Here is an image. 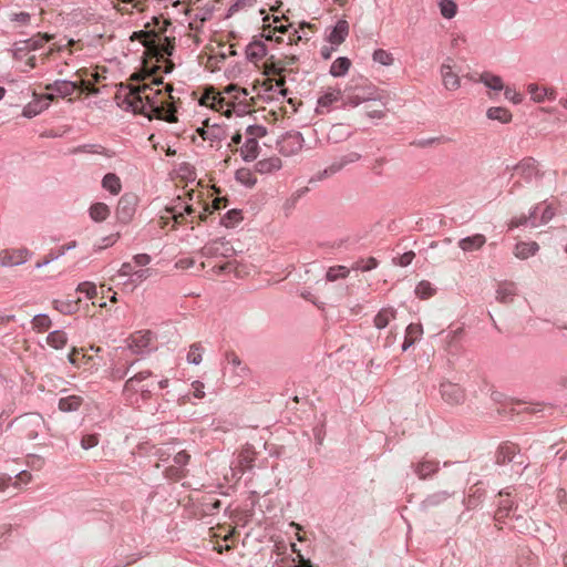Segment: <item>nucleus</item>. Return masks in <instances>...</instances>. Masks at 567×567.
<instances>
[{"label": "nucleus", "instance_id": "f257e3e1", "mask_svg": "<svg viewBox=\"0 0 567 567\" xmlns=\"http://www.w3.org/2000/svg\"><path fill=\"white\" fill-rule=\"evenodd\" d=\"M159 84L162 81L155 80L152 84L125 86L116 95L117 104L126 111L143 114L148 118L174 122V111L168 101L172 99V87L166 85L165 91L154 87Z\"/></svg>", "mask_w": 567, "mask_h": 567}, {"label": "nucleus", "instance_id": "f03ea898", "mask_svg": "<svg viewBox=\"0 0 567 567\" xmlns=\"http://www.w3.org/2000/svg\"><path fill=\"white\" fill-rule=\"evenodd\" d=\"M310 24L301 23L299 30L293 29L292 24H285L278 17L262 18V24L258 28V33L252 35L250 41V62H254L258 70L262 69V59L267 55L268 45L271 43H281L287 37V43L293 44L303 38L307 39L306 29L310 30Z\"/></svg>", "mask_w": 567, "mask_h": 567}, {"label": "nucleus", "instance_id": "7ed1b4c3", "mask_svg": "<svg viewBox=\"0 0 567 567\" xmlns=\"http://www.w3.org/2000/svg\"><path fill=\"white\" fill-rule=\"evenodd\" d=\"M246 95V89H240L237 85H229L223 93L209 89L200 97V104L223 112L226 116L243 117L248 114Z\"/></svg>", "mask_w": 567, "mask_h": 567}, {"label": "nucleus", "instance_id": "20e7f679", "mask_svg": "<svg viewBox=\"0 0 567 567\" xmlns=\"http://www.w3.org/2000/svg\"><path fill=\"white\" fill-rule=\"evenodd\" d=\"M154 27L147 23L145 27L147 30L141 31L138 38L141 39L147 51L157 58H164L172 55L174 50V39L165 35L166 28L171 23L161 18L153 17Z\"/></svg>", "mask_w": 567, "mask_h": 567}, {"label": "nucleus", "instance_id": "39448f33", "mask_svg": "<svg viewBox=\"0 0 567 567\" xmlns=\"http://www.w3.org/2000/svg\"><path fill=\"white\" fill-rule=\"evenodd\" d=\"M295 63V58H290L285 64L282 61H272V56L270 59H266L262 62V71L261 75L265 78L262 81L256 79L252 85V92L257 94V99H262L260 96V86L265 87V92H269L276 85L280 87L284 84V75L288 70V66H291Z\"/></svg>", "mask_w": 567, "mask_h": 567}, {"label": "nucleus", "instance_id": "423d86ee", "mask_svg": "<svg viewBox=\"0 0 567 567\" xmlns=\"http://www.w3.org/2000/svg\"><path fill=\"white\" fill-rule=\"evenodd\" d=\"M154 385L155 381L152 378V372L148 370L141 371L126 380L124 394L132 404H136L138 403V394L143 400L151 398Z\"/></svg>", "mask_w": 567, "mask_h": 567}, {"label": "nucleus", "instance_id": "0eeeda50", "mask_svg": "<svg viewBox=\"0 0 567 567\" xmlns=\"http://www.w3.org/2000/svg\"><path fill=\"white\" fill-rule=\"evenodd\" d=\"M74 75L78 76L79 80H56L53 83L47 84L44 89L47 91L56 93L61 97H68L72 95L76 90H89V83L82 79L81 71H76Z\"/></svg>", "mask_w": 567, "mask_h": 567}, {"label": "nucleus", "instance_id": "6e6552de", "mask_svg": "<svg viewBox=\"0 0 567 567\" xmlns=\"http://www.w3.org/2000/svg\"><path fill=\"white\" fill-rule=\"evenodd\" d=\"M18 425L23 435L29 440H34L45 429V422L42 415L38 413H29L20 416Z\"/></svg>", "mask_w": 567, "mask_h": 567}, {"label": "nucleus", "instance_id": "1a4fd4ad", "mask_svg": "<svg viewBox=\"0 0 567 567\" xmlns=\"http://www.w3.org/2000/svg\"><path fill=\"white\" fill-rule=\"evenodd\" d=\"M440 75L443 86L447 91H456L461 87V76L457 64L453 58H446L440 66Z\"/></svg>", "mask_w": 567, "mask_h": 567}, {"label": "nucleus", "instance_id": "9d476101", "mask_svg": "<svg viewBox=\"0 0 567 567\" xmlns=\"http://www.w3.org/2000/svg\"><path fill=\"white\" fill-rule=\"evenodd\" d=\"M125 342L133 354H144L152 349L153 333L148 330L135 331Z\"/></svg>", "mask_w": 567, "mask_h": 567}, {"label": "nucleus", "instance_id": "9b49d317", "mask_svg": "<svg viewBox=\"0 0 567 567\" xmlns=\"http://www.w3.org/2000/svg\"><path fill=\"white\" fill-rule=\"evenodd\" d=\"M343 91L339 87L327 86L322 90L317 101L316 112L318 114L329 113L336 103L342 101Z\"/></svg>", "mask_w": 567, "mask_h": 567}, {"label": "nucleus", "instance_id": "f8f14e48", "mask_svg": "<svg viewBox=\"0 0 567 567\" xmlns=\"http://www.w3.org/2000/svg\"><path fill=\"white\" fill-rule=\"evenodd\" d=\"M31 257V251L25 247L6 248L0 250V265L2 267H16L25 264Z\"/></svg>", "mask_w": 567, "mask_h": 567}, {"label": "nucleus", "instance_id": "ddd939ff", "mask_svg": "<svg viewBox=\"0 0 567 567\" xmlns=\"http://www.w3.org/2000/svg\"><path fill=\"white\" fill-rule=\"evenodd\" d=\"M513 176H518L519 178L529 183L534 178L540 177L542 174L538 168L537 161L533 157H525L514 166Z\"/></svg>", "mask_w": 567, "mask_h": 567}, {"label": "nucleus", "instance_id": "4468645a", "mask_svg": "<svg viewBox=\"0 0 567 567\" xmlns=\"http://www.w3.org/2000/svg\"><path fill=\"white\" fill-rule=\"evenodd\" d=\"M440 393L443 401L450 405H458L465 401L464 390L458 384L450 381L441 383Z\"/></svg>", "mask_w": 567, "mask_h": 567}, {"label": "nucleus", "instance_id": "2eb2a0df", "mask_svg": "<svg viewBox=\"0 0 567 567\" xmlns=\"http://www.w3.org/2000/svg\"><path fill=\"white\" fill-rule=\"evenodd\" d=\"M150 0H110L113 9L122 14H133L147 9Z\"/></svg>", "mask_w": 567, "mask_h": 567}, {"label": "nucleus", "instance_id": "dca6fc26", "mask_svg": "<svg viewBox=\"0 0 567 567\" xmlns=\"http://www.w3.org/2000/svg\"><path fill=\"white\" fill-rule=\"evenodd\" d=\"M527 91L530 94V99L535 103H542L546 100L553 101L556 99L557 92L551 86H542L536 83H530L527 85Z\"/></svg>", "mask_w": 567, "mask_h": 567}, {"label": "nucleus", "instance_id": "f3484780", "mask_svg": "<svg viewBox=\"0 0 567 567\" xmlns=\"http://www.w3.org/2000/svg\"><path fill=\"white\" fill-rule=\"evenodd\" d=\"M78 44L79 42L72 39L66 40L65 43L54 42L49 47V49L45 52L41 54V60L44 63L48 59H50L53 55V53L68 52L69 55H72L75 51L79 50Z\"/></svg>", "mask_w": 567, "mask_h": 567}, {"label": "nucleus", "instance_id": "a211bd4d", "mask_svg": "<svg viewBox=\"0 0 567 567\" xmlns=\"http://www.w3.org/2000/svg\"><path fill=\"white\" fill-rule=\"evenodd\" d=\"M303 138L300 133H292L285 136L280 143V152L285 155H291L302 148Z\"/></svg>", "mask_w": 567, "mask_h": 567}, {"label": "nucleus", "instance_id": "6ab92c4d", "mask_svg": "<svg viewBox=\"0 0 567 567\" xmlns=\"http://www.w3.org/2000/svg\"><path fill=\"white\" fill-rule=\"evenodd\" d=\"M486 244V237L483 234H474L472 236L458 240L457 246L464 252H473L483 248Z\"/></svg>", "mask_w": 567, "mask_h": 567}, {"label": "nucleus", "instance_id": "aec40b11", "mask_svg": "<svg viewBox=\"0 0 567 567\" xmlns=\"http://www.w3.org/2000/svg\"><path fill=\"white\" fill-rule=\"evenodd\" d=\"M423 336V327L421 323H410L405 329V338L402 350L406 351L412 344L419 341Z\"/></svg>", "mask_w": 567, "mask_h": 567}, {"label": "nucleus", "instance_id": "412c9836", "mask_svg": "<svg viewBox=\"0 0 567 567\" xmlns=\"http://www.w3.org/2000/svg\"><path fill=\"white\" fill-rule=\"evenodd\" d=\"M357 91H362L360 86H348L343 92V105L355 107L362 102L373 99L372 96H358Z\"/></svg>", "mask_w": 567, "mask_h": 567}, {"label": "nucleus", "instance_id": "4be33fe9", "mask_svg": "<svg viewBox=\"0 0 567 567\" xmlns=\"http://www.w3.org/2000/svg\"><path fill=\"white\" fill-rule=\"evenodd\" d=\"M486 117L492 121H497L502 124L511 123L513 120L512 112L503 106H492L486 111Z\"/></svg>", "mask_w": 567, "mask_h": 567}, {"label": "nucleus", "instance_id": "5701e85b", "mask_svg": "<svg viewBox=\"0 0 567 567\" xmlns=\"http://www.w3.org/2000/svg\"><path fill=\"white\" fill-rule=\"evenodd\" d=\"M73 154H96L107 158L114 156V153L99 144H84L72 150Z\"/></svg>", "mask_w": 567, "mask_h": 567}, {"label": "nucleus", "instance_id": "b1692460", "mask_svg": "<svg viewBox=\"0 0 567 567\" xmlns=\"http://www.w3.org/2000/svg\"><path fill=\"white\" fill-rule=\"evenodd\" d=\"M478 82L483 83L485 86L489 87L493 91H503L505 84L503 79L499 75L493 74L492 72L485 71L478 75Z\"/></svg>", "mask_w": 567, "mask_h": 567}, {"label": "nucleus", "instance_id": "393cba45", "mask_svg": "<svg viewBox=\"0 0 567 567\" xmlns=\"http://www.w3.org/2000/svg\"><path fill=\"white\" fill-rule=\"evenodd\" d=\"M538 249H539V246L535 241H530V243L520 241V243L516 244V246L514 248V255L516 258L524 260L530 256H534L538 251Z\"/></svg>", "mask_w": 567, "mask_h": 567}, {"label": "nucleus", "instance_id": "a878e982", "mask_svg": "<svg viewBox=\"0 0 567 567\" xmlns=\"http://www.w3.org/2000/svg\"><path fill=\"white\" fill-rule=\"evenodd\" d=\"M396 317L395 309L388 307L381 309L374 317L373 323L378 329H384Z\"/></svg>", "mask_w": 567, "mask_h": 567}, {"label": "nucleus", "instance_id": "bb28decb", "mask_svg": "<svg viewBox=\"0 0 567 567\" xmlns=\"http://www.w3.org/2000/svg\"><path fill=\"white\" fill-rule=\"evenodd\" d=\"M102 187L115 196L121 193L122 183H121L120 177L116 174L107 173L102 178Z\"/></svg>", "mask_w": 567, "mask_h": 567}, {"label": "nucleus", "instance_id": "cd10ccee", "mask_svg": "<svg viewBox=\"0 0 567 567\" xmlns=\"http://www.w3.org/2000/svg\"><path fill=\"white\" fill-rule=\"evenodd\" d=\"M34 100L28 103L22 111L24 117L31 118L49 107V103H42L38 94L33 93Z\"/></svg>", "mask_w": 567, "mask_h": 567}, {"label": "nucleus", "instance_id": "c85d7f7f", "mask_svg": "<svg viewBox=\"0 0 567 567\" xmlns=\"http://www.w3.org/2000/svg\"><path fill=\"white\" fill-rule=\"evenodd\" d=\"M281 167V161L278 157H270L259 161L255 165V171L259 174H270Z\"/></svg>", "mask_w": 567, "mask_h": 567}, {"label": "nucleus", "instance_id": "c756f323", "mask_svg": "<svg viewBox=\"0 0 567 567\" xmlns=\"http://www.w3.org/2000/svg\"><path fill=\"white\" fill-rule=\"evenodd\" d=\"M53 39L52 34H37L35 37H32L24 41V48H28L29 52L38 51L43 48V45L48 42H50Z\"/></svg>", "mask_w": 567, "mask_h": 567}, {"label": "nucleus", "instance_id": "7c9ffc66", "mask_svg": "<svg viewBox=\"0 0 567 567\" xmlns=\"http://www.w3.org/2000/svg\"><path fill=\"white\" fill-rule=\"evenodd\" d=\"M193 208L190 205L185 204L184 202H178V204L167 207L166 213L171 215V217L175 220V223H181L184 216V213L190 215L193 213Z\"/></svg>", "mask_w": 567, "mask_h": 567}, {"label": "nucleus", "instance_id": "2f4dec72", "mask_svg": "<svg viewBox=\"0 0 567 567\" xmlns=\"http://www.w3.org/2000/svg\"><path fill=\"white\" fill-rule=\"evenodd\" d=\"M89 213L94 221L100 223L104 221L110 216V208L104 203H95L90 207Z\"/></svg>", "mask_w": 567, "mask_h": 567}, {"label": "nucleus", "instance_id": "473e14b6", "mask_svg": "<svg viewBox=\"0 0 567 567\" xmlns=\"http://www.w3.org/2000/svg\"><path fill=\"white\" fill-rule=\"evenodd\" d=\"M82 404V398L79 395H68L59 401V409L63 412L76 411Z\"/></svg>", "mask_w": 567, "mask_h": 567}, {"label": "nucleus", "instance_id": "72a5a7b5", "mask_svg": "<svg viewBox=\"0 0 567 567\" xmlns=\"http://www.w3.org/2000/svg\"><path fill=\"white\" fill-rule=\"evenodd\" d=\"M439 468V463L435 461H423L416 465L415 473L422 480L431 476Z\"/></svg>", "mask_w": 567, "mask_h": 567}, {"label": "nucleus", "instance_id": "f704fd0d", "mask_svg": "<svg viewBox=\"0 0 567 567\" xmlns=\"http://www.w3.org/2000/svg\"><path fill=\"white\" fill-rule=\"evenodd\" d=\"M351 66V61L348 58H338L330 66V74L332 76L344 75Z\"/></svg>", "mask_w": 567, "mask_h": 567}, {"label": "nucleus", "instance_id": "c9c22d12", "mask_svg": "<svg viewBox=\"0 0 567 567\" xmlns=\"http://www.w3.org/2000/svg\"><path fill=\"white\" fill-rule=\"evenodd\" d=\"M497 300L506 303L511 302L513 300V297L515 295V285L512 282H505L498 286L497 289Z\"/></svg>", "mask_w": 567, "mask_h": 567}, {"label": "nucleus", "instance_id": "e433bc0d", "mask_svg": "<svg viewBox=\"0 0 567 567\" xmlns=\"http://www.w3.org/2000/svg\"><path fill=\"white\" fill-rule=\"evenodd\" d=\"M68 342V337L64 331L55 330L47 337V343L54 349H62Z\"/></svg>", "mask_w": 567, "mask_h": 567}, {"label": "nucleus", "instance_id": "4c0bfd02", "mask_svg": "<svg viewBox=\"0 0 567 567\" xmlns=\"http://www.w3.org/2000/svg\"><path fill=\"white\" fill-rule=\"evenodd\" d=\"M350 274V270L348 267L346 266H342V265H338V266H332L330 268H328L327 272H326V279L328 281H337L339 279H346Z\"/></svg>", "mask_w": 567, "mask_h": 567}, {"label": "nucleus", "instance_id": "58836bf2", "mask_svg": "<svg viewBox=\"0 0 567 567\" xmlns=\"http://www.w3.org/2000/svg\"><path fill=\"white\" fill-rule=\"evenodd\" d=\"M133 207L130 205V200L126 197H122L117 205V217L121 221H128L133 215Z\"/></svg>", "mask_w": 567, "mask_h": 567}, {"label": "nucleus", "instance_id": "ea45409f", "mask_svg": "<svg viewBox=\"0 0 567 567\" xmlns=\"http://www.w3.org/2000/svg\"><path fill=\"white\" fill-rule=\"evenodd\" d=\"M348 34V23L346 21H339L330 34V41L334 44H340L344 41Z\"/></svg>", "mask_w": 567, "mask_h": 567}, {"label": "nucleus", "instance_id": "a19ab883", "mask_svg": "<svg viewBox=\"0 0 567 567\" xmlns=\"http://www.w3.org/2000/svg\"><path fill=\"white\" fill-rule=\"evenodd\" d=\"M439 8L445 19H453L457 13V4L454 0H440Z\"/></svg>", "mask_w": 567, "mask_h": 567}, {"label": "nucleus", "instance_id": "79ce46f5", "mask_svg": "<svg viewBox=\"0 0 567 567\" xmlns=\"http://www.w3.org/2000/svg\"><path fill=\"white\" fill-rule=\"evenodd\" d=\"M32 328L33 330H35L37 332H44L47 330L50 329L52 322H51V319L49 318V316L47 315H37L33 319H32Z\"/></svg>", "mask_w": 567, "mask_h": 567}, {"label": "nucleus", "instance_id": "37998d69", "mask_svg": "<svg viewBox=\"0 0 567 567\" xmlns=\"http://www.w3.org/2000/svg\"><path fill=\"white\" fill-rule=\"evenodd\" d=\"M372 58H373L374 62L380 63L381 65H385V66L392 65L394 62V58H393L392 53H390L389 51L383 50V49L375 50L373 52Z\"/></svg>", "mask_w": 567, "mask_h": 567}, {"label": "nucleus", "instance_id": "c03bdc74", "mask_svg": "<svg viewBox=\"0 0 567 567\" xmlns=\"http://www.w3.org/2000/svg\"><path fill=\"white\" fill-rule=\"evenodd\" d=\"M203 352H204V348L200 346V343H193L189 347V350L187 353V361L193 364H199L203 359Z\"/></svg>", "mask_w": 567, "mask_h": 567}, {"label": "nucleus", "instance_id": "a18cd8bd", "mask_svg": "<svg viewBox=\"0 0 567 567\" xmlns=\"http://www.w3.org/2000/svg\"><path fill=\"white\" fill-rule=\"evenodd\" d=\"M243 212L237 209H231L227 212V214L223 217L221 223L226 227H234L236 226L240 220H243Z\"/></svg>", "mask_w": 567, "mask_h": 567}, {"label": "nucleus", "instance_id": "49530a36", "mask_svg": "<svg viewBox=\"0 0 567 567\" xmlns=\"http://www.w3.org/2000/svg\"><path fill=\"white\" fill-rule=\"evenodd\" d=\"M512 507H513V503L511 499H508V498L502 499L499 502L498 508L495 513V519L501 522V520L505 519L506 517H508L509 512L512 511Z\"/></svg>", "mask_w": 567, "mask_h": 567}, {"label": "nucleus", "instance_id": "de8ad7c7", "mask_svg": "<svg viewBox=\"0 0 567 567\" xmlns=\"http://www.w3.org/2000/svg\"><path fill=\"white\" fill-rule=\"evenodd\" d=\"M435 292V289L432 287V285L429 281L422 280L419 282V285L415 288V293L417 297L422 299H427L432 297Z\"/></svg>", "mask_w": 567, "mask_h": 567}, {"label": "nucleus", "instance_id": "09e8293b", "mask_svg": "<svg viewBox=\"0 0 567 567\" xmlns=\"http://www.w3.org/2000/svg\"><path fill=\"white\" fill-rule=\"evenodd\" d=\"M378 267V260L374 257H369L367 259L358 260L353 265V269H360L362 271H370Z\"/></svg>", "mask_w": 567, "mask_h": 567}, {"label": "nucleus", "instance_id": "8fccbe9b", "mask_svg": "<svg viewBox=\"0 0 567 567\" xmlns=\"http://www.w3.org/2000/svg\"><path fill=\"white\" fill-rule=\"evenodd\" d=\"M76 291L85 295L89 299H93L96 296V286L90 281L81 282L78 286Z\"/></svg>", "mask_w": 567, "mask_h": 567}, {"label": "nucleus", "instance_id": "3c124183", "mask_svg": "<svg viewBox=\"0 0 567 567\" xmlns=\"http://www.w3.org/2000/svg\"><path fill=\"white\" fill-rule=\"evenodd\" d=\"M78 301L74 302H64V301H54V308L62 313H72L78 309Z\"/></svg>", "mask_w": 567, "mask_h": 567}, {"label": "nucleus", "instance_id": "603ef678", "mask_svg": "<svg viewBox=\"0 0 567 567\" xmlns=\"http://www.w3.org/2000/svg\"><path fill=\"white\" fill-rule=\"evenodd\" d=\"M503 90L505 97L513 104H520L523 102V95L514 87L505 86Z\"/></svg>", "mask_w": 567, "mask_h": 567}, {"label": "nucleus", "instance_id": "864d4df0", "mask_svg": "<svg viewBox=\"0 0 567 567\" xmlns=\"http://www.w3.org/2000/svg\"><path fill=\"white\" fill-rule=\"evenodd\" d=\"M220 507V502L213 497L207 498L203 504V512L206 515H213L215 511H218Z\"/></svg>", "mask_w": 567, "mask_h": 567}, {"label": "nucleus", "instance_id": "5fc2aeb1", "mask_svg": "<svg viewBox=\"0 0 567 567\" xmlns=\"http://www.w3.org/2000/svg\"><path fill=\"white\" fill-rule=\"evenodd\" d=\"M414 257H415V254L413 251H408V252H404L403 255H401L400 257L394 258L393 264L396 266H400V267H406L412 262Z\"/></svg>", "mask_w": 567, "mask_h": 567}, {"label": "nucleus", "instance_id": "6e6d98bb", "mask_svg": "<svg viewBox=\"0 0 567 567\" xmlns=\"http://www.w3.org/2000/svg\"><path fill=\"white\" fill-rule=\"evenodd\" d=\"M117 238H118L117 234L102 238L101 241L94 246L95 251H101V250L105 249L106 247L114 245L116 243Z\"/></svg>", "mask_w": 567, "mask_h": 567}, {"label": "nucleus", "instance_id": "4d7b16f0", "mask_svg": "<svg viewBox=\"0 0 567 567\" xmlns=\"http://www.w3.org/2000/svg\"><path fill=\"white\" fill-rule=\"evenodd\" d=\"M99 444V437L96 434H86L81 440V446L84 450L92 449Z\"/></svg>", "mask_w": 567, "mask_h": 567}, {"label": "nucleus", "instance_id": "13d9d810", "mask_svg": "<svg viewBox=\"0 0 567 567\" xmlns=\"http://www.w3.org/2000/svg\"><path fill=\"white\" fill-rule=\"evenodd\" d=\"M190 455L186 451H178L174 455V465L183 468L189 461Z\"/></svg>", "mask_w": 567, "mask_h": 567}, {"label": "nucleus", "instance_id": "bf43d9fd", "mask_svg": "<svg viewBox=\"0 0 567 567\" xmlns=\"http://www.w3.org/2000/svg\"><path fill=\"white\" fill-rule=\"evenodd\" d=\"M165 476L169 480H179L184 476V468L172 465L165 470Z\"/></svg>", "mask_w": 567, "mask_h": 567}, {"label": "nucleus", "instance_id": "052dcab7", "mask_svg": "<svg viewBox=\"0 0 567 567\" xmlns=\"http://www.w3.org/2000/svg\"><path fill=\"white\" fill-rule=\"evenodd\" d=\"M218 246H219V243H217V241L205 245L200 249L199 254L202 255V257H206V258L213 257L218 252Z\"/></svg>", "mask_w": 567, "mask_h": 567}, {"label": "nucleus", "instance_id": "680f3d73", "mask_svg": "<svg viewBox=\"0 0 567 567\" xmlns=\"http://www.w3.org/2000/svg\"><path fill=\"white\" fill-rule=\"evenodd\" d=\"M30 481H31V474L27 471H22L16 476V480L13 481V487L20 488V486L22 484L25 485V484L30 483Z\"/></svg>", "mask_w": 567, "mask_h": 567}, {"label": "nucleus", "instance_id": "e2e57ef3", "mask_svg": "<svg viewBox=\"0 0 567 567\" xmlns=\"http://www.w3.org/2000/svg\"><path fill=\"white\" fill-rule=\"evenodd\" d=\"M172 452H173V449L164 445V446L157 447L155 450L154 454L158 457L159 461L166 462L168 460V457L171 456Z\"/></svg>", "mask_w": 567, "mask_h": 567}, {"label": "nucleus", "instance_id": "0e129e2a", "mask_svg": "<svg viewBox=\"0 0 567 567\" xmlns=\"http://www.w3.org/2000/svg\"><path fill=\"white\" fill-rule=\"evenodd\" d=\"M29 53L30 52L28 51V48H24V41L17 44L16 48L13 49V56L17 60H21L24 56H29Z\"/></svg>", "mask_w": 567, "mask_h": 567}, {"label": "nucleus", "instance_id": "69168bd1", "mask_svg": "<svg viewBox=\"0 0 567 567\" xmlns=\"http://www.w3.org/2000/svg\"><path fill=\"white\" fill-rule=\"evenodd\" d=\"M58 258L59 256L56 252L50 251L42 260L37 261L34 266L37 269H40Z\"/></svg>", "mask_w": 567, "mask_h": 567}, {"label": "nucleus", "instance_id": "338daca9", "mask_svg": "<svg viewBox=\"0 0 567 567\" xmlns=\"http://www.w3.org/2000/svg\"><path fill=\"white\" fill-rule=\"evenodd\" d=\"M78 354H79V350L75 348L69 354V361L72 364L80 365L81 361L86 362L89 360V358H86V354H82L81 359L79 358Z\"/></svg>", "mask_w": 567, "mask_h": 567}, {"label": "nucleus", "instance_id": "774afa93", "mask_svg": "<svg viewBox=\"0 0 567 567\" xmlns=\"http://www.w3.org/2000/svg\"><path fill=\"white\" fill-rule=\"evenodd\" d=\"M192 388H193V395L196 399H203L205 396L204 383H202L200 381H194L192 383Z\"/></svg>", "mask_w": 567, "mask_h": 567}]
</instances>
